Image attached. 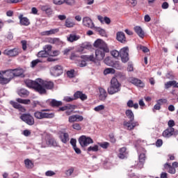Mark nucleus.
<instances>
[{"label": "nucleus", "mask_w": 178, "mask_h": 178, "mask_svg": "<svg viewBox=\"0 0 178 178\" xmlns=\"http://www.w3.org/2000/svg\"><path fill=\"white\" fill-rule=\"evenodd\" d=\"M26 87L33 88L39 94H45V82L41 79H36L35 81L26 79L24 81Z\"/></svg>", "instance_id": "1"}, {"label": "nucleus", "mask_w": 178, "mask_h": 178, "mask_svg": "<svg viewBox=\"0 0 178 178\" xmlns=\"http://www.w3.org/2000/svg\"><path fill=\"white\" fill-rule=\"evenodd\" d=\"M125 115L129 119V121H124L123 123V125L127 127V130H134V127L139 126L138 122H133L134 120V113L131 109L126 110Z\"/></svg>", "instance_id": "2"}, {"label": "nucleus", "mask_w": 178, "mask_h": 178, "mask_svg": "<svg viewBox=\"0 0 178 178\" xmlns=\"http://www.w3.org/2000/svg\"><path fill=\"white\" fill-rule=\"evenodd\" d=\"M120 83L118 81V79L115 77L112 78L111 81V85L108 88V92L110 95H113V94H116V92H119L120 91L121 87Z\"/></svg>", "instance_id": "3"}, {"label": "nucleus", "mask_w": 178, "mask_h": 178, "mask_svg": "<svg viewBox=\"0 0 178 178\" xmlns=\"http://www.w3.org/2000/svg\"><path fill=\"white\" fill-rule=\"evenodd\" d=\"M50 74L54 77H59L63 74V66L60 65H56L50 67Z\"/></svg>", "instance_id": "4"}, {"label": "nucleus", "mask_w": 178, "mask_h": 178, "mask_svg": "<svg viewBox=\"0 0 178 178\" xmlns=\"http://www.w3.org/2000/svg\"><path fill=\"white\" fill-rule=\"evenodd\" d=\"M109 52V48H98L95 51V59L97 60H102L105 58V53Z\"/></svg>", "instance_id": "5"}, {"label": "nucleus", "mask_w": 178, "mask_h": 178, "mask_svg": "<svg viewBox=\"0 0 178 178\" xmlns=\"http://www.w3.org/2000/svg\"><path fill=\"white\" fill-rule=\"evenodd\" d=\"M79 143L83 148L90 145V144H93L94 140H92V138L90 137H87L86 136H81L79 138Z\"/></svg>", "instance_id": "6"}, {"label": "nucleus", "mask_w": 178, "mask_h": 178, "mask_svg": "<svg viewBox=\"0 0 178 178\" xmlns=\"http://www.w3.org/2000/svg\"><path fill=\"white\" fill-rule=\"evenodd\" d=\"M2 73L5 74V73H10L11 79H13V77H19L22 75H23V73L24 72L23 71V69L22 68H17L14 70H8L7 71H3Z\"/></svg>", "instance_id": "7"}, {"label": "nucleus", "mask_w": 178, "mask_h": 178, "mask_svg": "<svg viewBox=\"0 0 178 178\" xmlns=\"http://www.w3.org/2000/svg\"><path fill=\"white\" fill-rule=\"evenodd\" d=\"M19 118L21 120L26 123V124H29V126H33L35 123L34 118L29 113L22 114Z\"/></svg>", "instance_id": "8"}, {"label": "nucleus", "mask_w": 178, "mask_h": 178, "mask_svg": "<svg viewBox=\"0 0 178 178\" xmlns=\"http://www.w3.org/2000/svg\"><path fill=\"white\" fill-rule=\"evenodd\" d=\"M120 57L123 63L129 62V47H123L120 50Z\"/></svg>", "instance_id": "9"}, {"label": "nucleus", "mask_w": 178, "mask_h": 178, "mask_svg": "<svg viewBox=\"0 0 178 178\" xmlns=\"http://www.w3.org/2000/svg\"><path fill=\"white\" fill-rule=\"evenodd\" d=\"M172 136H178V130L175 128H167L163 132V137H165V138H169Z\"/></svg>", "instance_id": "10"}, {"label": "nucleus", "mask_w": 178, "mask_h": 178, "mask_svg": "<svg viewBox=\"0 0 178 178\" xmlns=\"http://www.w3.org/2000/svg\"><path fill=\"white\" fill-rule=\"evenodd\" d=\"M3 55H6L7 56H17L19 54H20V51H19V49L14 48L13 49H6L3 51Z\"/></svg>", "instance_id": "11"}, {"label": "nucleus", "mask_w": 178, "mask_h": 178, "mask_svg": "<svg viewBox=\"0 0 178 178\" xmlns=\"http://www.w3.org/2000/svg\"><path fill=\"white\" fill-rule=\"evenodd\" d=\"M130 83H131L134 86H136V87H139L140 88H144V87H145V84L144 83V82L137 78H131Z\"/></svg>", "instance_id": "12"}, {"label": "nucleus", "mask_w": 178, "mask_h": 178, "mask_svg": "<svg viewBox=\"0 0 178 178\" xmlns=\"http://www.w3.org/2000/svg\"><path fill=\"white\" fill-rule=\"evenodd\" d=\"M83 24L89 29H94V22H92V19L89 17H85L83 18Z\"/></svg>", "instance_id": "13"}, {"label": "nucleus", "mask_w": 178, "mask_h": 178, "mask_svg": "<svg viewBox=\"0 0 178 178\" xmlns=\"http://www.w3.org/2000/svg\"><path fill=\"white\" fill-rule=\"evenodd\" d=\"M84 118L82 115H73L69 117L68 122L70 123H74V122H83Z\"/></svg>", "instance_id": "14"}, {"label": "nucleus", "mask_w": 178, "mask_h": 178, "mask_svg": "<svg viewBox=\"0 0 178 178\" xmlns=\"http://www.w3.org/2000/svg\"><path fill=\"white\" fill-rule=\"evenodd\" d=\"M47 104H49L50 106H52L53 108H58V106H62L63 103L62 101H58L55 99H48L46 101Z\"/></svg>", "instance_id": "15"}, {"label": "nucleus", "mask_w": 178, "mask_h": 178, "mask_svg": "<svg viewBox=\"0 0 178 178\" xmlns=\"http://www.w3.org/2000/svg\"><path fill=\"white\" fill-rule=\"evenodd\" d=\"M78 40H80V35H77L76 32H72L67 37L68 42H74V41H78Z\"/></svg>", "instance_id": "16"}, {"label": "nucleus", "mask_w": 178, "mask_h": 178, "mask_svg": "<svg viewBox=\"0 0 178 178\" xmlns=\"http://www.w3.org/2000/svg\"><path fill=\"white\" fill-rule=\"evenodd\" d=\"M21 26H30V19L26 17H23V14H20L18 17Z\"/></svg>", "instance_id": "17"}, {"label": "nucleus", "mask_w": 178, "mask_h": 178, "mask_svg": "<svg viewBox=\"0 0 178 178\" xmlns=\"http://www.w3.org/2000/svg\"><path fill=\"white\" fill-rule=\"evenodd\" d=\"M74 97L75 99H81V101H86V99H87V96L86 94H83V92L81 91H76L74 94Z\"/></svg>", "instance_id": "18"}, {"label": "nucleus", "mask_w": 178, "mask_h": 178, "mask_svg": "<svg viewBox=\"0 0 178 178\" xmlns=\"http://www.w3.org/2000/svg\"><path fill=\"white\" fill-rule=\"evenodd\" d=\"M10 104L15 109H18V111H19V112H26V108L24 106H22V105H20L19 103L14 102V101H10Z\"/></svg>", "instance_id": "19"}, {"label": "nucleus", "mask_w": 178, "mask_h": 178, "mask_svg": "<svg viewBox=\"0 0 178 178\" xmlns=\"http://www.w3.org/2000/svg\"><path fill=\"white\" fill-rule=\"evenodd\" d=\"M144 163H145V154L142 153L139 155V162L138 163V168L140 169L143 168L144 166Z\"/></svg>", "instance_id": "20"}, {"label": "nucleus", "mask_w": 178, "mask_h": 178, "mask_svg": "<svg viewBox=\"0 0 178 178\" xmlns=\"http://www.w3.org/2000/svg\"><path fill=\"white\" fill-rule=\"evenodd\" d=\"M116 39L122 44H125L126 42V36L124 35V33L123 32H118Z\"/></svg>", "instance_id": "21"}, {"label": "nucleus", "mask_w": 178, "mask_h": 178, "mask_svg": "<svg viewBox=\"0 0 178 178\" xmlns=\"http://www.w3.org/2000/svg\"><path fill=\"white\" fill-rule=\"evenodd\" d=\"M94 47H95V48H107L108 46L106 45V44H105V42H104V41L98 39L97 40H96L94 42Z\"/></svg>", "instance_id": "22"}, {"label": "nucleus", "mask_w": 178, "mask_h": 178, "mask_svg": "<svg viewBox=\"0 0 178 178\" xmlns=\"http://www.w3.org/2000/svg\"><path fill=\"white\" fill-rule=\"evenodd\" d=\"M100 95L99 96L100 101H105L106 99V97H108V93H106V90L105 89L101 88H99Z\"/></svg>", "instance_id": "23"}, {"label": "nucleus", "mask_w": 178, "mask_h": 178, "mask_svg": "<svg viewBox=\"0 0 178 178\" xmlns=\"http://www.w3.org/2000/svg\"><path fill=\"white\" fill-rule=\"evenodd\" d=\"M118 158H120V159H124V158H127V152L126 147H122L120 149Z\"/></svg>", "instance_id": "24"}, {"label": "nucleus", "mask_w": 178, "mask_h": 178, "mask_svg": "<svg viewBox=\"0 0 178 178\" xmlns=\"http://www.w3.org/2000/svg\"><path fill=\"white\" fill-rule=\"evenodd\" d=\"M81 59H84L87 62H95V57L92 55H82L81 56Z\"/></svg>", "instance_id": "25"}, {"label": "nucleus", "mask_w": 178, "mask_h": 178, "mask_svg": "<svg viewBox=\"0 0 178 178\" xmlns=\"http://www.w3.org/2000/svg\"><path fill=\"white\" fill-rule=\"evenodd\" d=\"M134 30L140 38H144V31H143V29L140 28V26H136L134 28Z\"/></svg>", "instance_id": "26"}, {"label": "nucleus", "mask_w": 178, "mask_h": 178, "mask_svg": "<svg viewBox=\"0 0 178 178\" xmlns=\"http://www.w3.org/2000/svg\"><path fill=\"white\" fill-rule=\"evenodd\" d=\"M10 80H12L11 76H10L9 78H5L3 76V74L0 72V84H8L10 81Z\"/></svg>", "instance_id": "27"}, {"label": "nucleus", "mask_w": 178, "mask_h": 178, "mask_svg": "<svg viewBox=\"0 0 178 178\" xmlns=\"http://www.w3.org/2000/svg\"><path fill=\"white\" fill-rule=\"evenodd\" d=\"M164 168L165 169H168V173H170L171 175H175V173H176V168L170 165L168 163L164 164Z\"/></svg>", "instance_id": "28"}, {"label": "nucleus", "mask_w": 178, "mask_h": 178, "mask_svg": "<svg viewBox=\"0 0 178 178\" xmlns=\"http://www.w3.org/2000/svg\"><path fill=\"white\" fill-rule=\"evenodd\" d=\"M45 109L42 110V111H36L34 113V116L35 118H36V119H44L45 118Z\"/></svg>", "instance_id": "29"}, {"label": "nucleus", "mask_w": 178, "mask_h": 178, "mask_svg": "<svg viewBox=\"0 0 178 178\" xmlns=\"http://www.w3.org/2000/svg\"><path fill=\"white\" fill-rule=\"evenodd\" d=\"M60 139L63 143V144H66L67 141H69V134L68 133H62L60 135Z\"/></svg>", "instance_id": "30"}, {"label": "nucleus", "mask_w": 178, "mask_h": 178, "mask_svg": "<svg viewBox=\"0 0 178 178\" xmlns=\"http://www.w3.org/2000/svg\"><path fill=\"white\" fill-rule=\"evenodd\" d=\"M65 27H67V29H70L72 27H74V26H76V23H74V22H73L71 19L67 18L65 20Z\"/></svg>", "instance_id": "31"}, {"label": "nucleus", "mask_w": 178, "mask_h": 178, "mask_svg": "<svg viewBox=\"0 0 178 178\" xmlns=\"http://www.w3.org/2000/svg\"><path fill=\"white\" fill-rule=\"evenodd\" d=\"M24 164L26 169H33L34 168V163L29 159L24 160Z\"/></svg>", "instance_id": "32"}, {"label": "nucleus", "mask_w": 178, "mask_h": 178, "mask_svg": "<svg viewBox=\"0 0 178 178\" xmlns=\"http://www.w3.org/2000/svg\"><path fill=\"white\" fill-rule=\"evenodd\" d=\"M46 17H51L54 15V10L49 6H46L45 8Z\"/></svg>", "instance_id": "33"}, {"label": "nucleus", "mask_w": 178, "mask_h": 178, "mask_svg": "<svg viewBox=\"0 0 178 178\" xmlns=\"http://www.w3.org/2000/svg\"><path fill=\"white\" fill-rule=\"evenodd\" d=\"M76 63L79 67H86V66H87V63L84 59L79 58L76 61Z\"/></svg>", "instance_id": "34"}, {"label": "nucleus", "mask_w": 178, "mask_h": 178, "mask_svg": "<svg viewBox=\"0 0 178 178\" xmlns=\"http://www.w3.org/2000/svg\"><path fill=\"white\" fill-rule=\"evenodd\" d=\"M128 108H134V109H138V103H135L133 100H129L127 103Z\"/></svg>", "instance_id": "35"}, {"label": "nucleus", "mask_w": 178, "mask_h": 178, "mask_svg": "<svg viewBox=\"0 0 178 178\" xmlns=\"http://www.w3.org/2000/svg\"><path fill=\"white\" fill-rule=\"evenodd\" d=\"M74 173V167H70L65 171V175L67 177H70Z\"/></svg>", "instance_id": "36"}, {"label": "nucleus", "mask_w": 178, "mask_h": 178, "mask_svg": "<svg viewBox=\"0 0 178 178\" xmlns=\"http://www.w3.org/2000/svg\"><path fill=\"white\" fill-rule=\"evenodd\" d=\"M57 33H59V29H52L49 31H46L45 35H53L54 34H56Z\"/></svg>", "instance_id": "37"}, {"label": "nucleus", "mask_w": 178, "mask_h": 178, "mask_svg": "<svg viewBox=\"0 0 178 178\" xmlns=\"http://www.w3.org/2000/svg\"><path fill=\"white\" fill-rule=\"evenodd\" d=\"M17 102L19 104H24V105H30L31 101L30 99H20L17 98L16 99Z\"/></svg>", "instance_id": "38"}, {"label": "nucleus", "mask_w": 178, "mask_h": 178, "mask_svg": "<svg viewBox=\"0 0 178 178\" xmlns=\"http://www.w3.org/2000/svg\"><path fill=\"white\" fill-rule=\"evenodd\" d=\"M67 109H76V106L75 105H72V104H67V106L60 107L58 111H67Z\"/></svg>", "instance_id": "39"}, {"label": "nucleus", "mask_w": 178, "mask_h": 178, "mask_svg": "<svg viewBox=\"0 0 178 178\" xmlns=\"http://www.w3.org/2000/svg\"><path fill=\"white\" fill-rule=\"evenodd\" d=\"M30 92L26 89H21L19 92V97H29Z\"/></svg>", "instance_id": "40"}, {"label": "nucleus", "mask_w": 178, "mask_h": 178, "mask_svg": "<svg viewBox=\"0 0 178 178\" xmlns=\"http://www.w3.org/2000/svg\"><path fill=\"white\" fill-rule=\"evenodd\" d=\"M54 82L51 81H45V89L46 90H52L54 88Z\"/></svg>", "instance_id": "41"}, {"label": "nucleus", "mask_w": 178, "mask_h": 178, "mask_svg": "<svg viewBox=\"0 0 178 178\" xmlns=\"http://www.w3.org/2000/svg\"><path fill=\"white\" fill-rule=\"evenodd\" d=\"M95 31H97V33H99L102 37L106 36V32L103 29H101L99 27H95Z\"/></svg>", "instance_id": "42"}, {"label": "nucleus", "mask_w": 178, "mask_h": 178, "mask_svg": "<svg viewBox=\"0 0 178 178\" xmlns=\"http://www.w3.org/2000/svg\"><path fill=\"white\" fill-rule=\"evenodd\" d=\"M59 54L60 53L58 50L54 51H45V55H49V56H58Z\"/></svg>", "instance_id": "43"}, {"label": "nucleus", "mask_w": 178, "mask_h": 178, "mask_svg": "<svg viewBox=\"0 0 178 178\" xmlns=\"http://www.w3.org/2000/svg\"><path fill=\"white\" fill-rule=\"evenodd\" d=\"M99 149L97 145H95L94 146H90L89 147H88V152H91V151H92V152H97Z\"/></svg>", "instance_id": "44"}, {"label": "nucleus", "mask_w": 178, "mask_h": 178, "mask_svg": "<svg viewBox=\"0 0 178 178\" xmlns=\"http://www.w3.org/2000/svg\"><path fill=\"white\" fill-rule=\"evenodd\" d=\"M42 63V60H41V59L33 60L31 63V67H35V66H37V65H38V63Z\"/></svg>", "instance_id": "45"}, {"label": "nucleus", "mask_w": 178, "mask_h": 178, "mask_svg": "<svg viewBox=\"0 0 178 178\" xmlns=\"http://www.w3.org/2000/svg\"><path fill=\"white\" fill-rule=\"evenodd\" d=\"M48 144L50 147H58V143L54 138L49 139L48 141Z\"/></svg>", "instance_id": "46"}, {"label": "nucleus", "mask_w": 178, "mask_h": 178, "mask_svg": "<svg viewBox=\"0 0 178 178\" xmlns=\"http://www.w3.org/2000/svg\"><path fill=\"white\" fill-rule=\"evenodd\" d=\"M104 63L107 65V66H112L113 65V61L111 57H106L104 59Z\"/></svg>", "instance_id": "47"}, {"label": "nucleus", "mask_w": 178, "mask_h": 178, "mask_svg": "<svg viewBox=\"0 0 178 178\" xmlns=\"http://www.w3.org/2000/svg\"><path fill=\"white\" fill-rule=\"evenodd\" d=\"M175 81H170L165 83V88L168 90V88H170V87H174Z\"/></svg>", "instance_id": "48"}, {"label": "nucleus", "mask_w": 178, "mask_h": 178, "mask_svg": "<svg viewBox=\"0 0 178 178\" xmlns=\"http://www.w3.org/2000/svg\"><path fill=\"white\" fill-rule=\"evenodd\" d=\"M111 67H114L115 69H118V70H120L122 69V65L119 61L113 62Z\"/></svg>", "instance_id": "49"}, {"label": "nucleus", "mask_w": 178, "mask_h": 178, "mask_svg": "<svg viewBox=\"0 0 178 178\" xmlns=\"http://www.w3.org/2000/svg\"><path fill=\"white\" fill-rule=\"evenodd\" d=\"M98 145H99V147H101L104 149H107V148L109 147V143L108 142L99 143Z\"/></svg>", "instance_id": "50"}, {"label": "nucleus", "mask_w": 178, "mask_h": 178, "mask_svg": "<svg viewBox=\"0 0 178 178\" xmlns=\"http://www.w3.org/2000/svg\"><path fill=\"white\" fill-rule=\"evenodd\" d=\"M66 74L69 79H73V77H74V70H68Z\"/></svg>", "instance_id": "51"}, {"label": "nucleus", "mask_w": 178, "mask_h": 178, "mask_svg": "<svg viewBox=\"0 0 178 178\" xmlns=\"http://www.w3.org/2000/svg\"><path fill=\"white\" fill-rule=\"evenodd\" d=\"M105 109V106L104 104L99 105L94 108L95 112H99L100 111H104Z\"/></svg>", "instance_id": "52"}, {"label": "nucleus", "mask_w": 178, "mask_h": 178, "mask_svg": "<svg viewBox=\"0 0 178 178\" xmlns=\"http://www.w3.org/2000/svg\"><path fill=\"white\" fill-rule=\"evenodd\" d=\"M111 54L113 58H118V56H120V51H118V50H113L111 51Z\"/></svg>", "instance_id": "53"}, {"label": "nucleus", "mask_w": 178, "mask_h": 178, "mask_svg": "<svg viewBox=\"0 0 178 178\" xmlns=\"http://www.w3.org/2000/svg\"><path fill=\"white\" fill-rule=\"evenodd\" d=\"M79 58L81 59V58L80 56H77V54H76L75 53H72L71 56H70V59L72 60H76V62H77V60H79Z\"/></svg>", "instance_id": "54"}, {"label": "nucleus", "mask_w": 178, "mask_h": 178, "mask_svg": "<svg viewBox=\"0 0 178 178\" xmlns=\"http://www.w3.org/2000/svg\"><path fill=\"white\" fill-rule=\"evenodd\" d=\"M111 73H115V70H113V68H106L104 71V74L105 75L111 74Z\"/></svg>", "instance_id": "55"}, {"label": "nucleus", "mask_w": 178, "mask_h": 178, "mask_svg": "<svg viewBox=\"0 0 178 178\" xmlns=\"http://www.w3.org/2000/svg\"><path fill=\"white\" fill-rule=\"evenodd\" d=\"M74 99H76L74 97H73L66 96L64 97L63 101H65V102H72L74 101Z\"/></svg>", "instance_id": "56"}, {"label": "nucleus", "mask_w": 178, "mask_h": 178, "mask_svg": "<svg viewBox=\"0 0 178 178\" xmlns=\"http://www.w3.org/2000/svg\"><path fill=\"white\" fill-rule=\"evenodd\" d=\"M65 0H53L54 5L60 6L65 3Z\"/></svg>", "instance_id": "57"}, {"label": "nucleus", "mask_w": 178, "mask_h": 178, "mask_svg": "<svg viewBox=\"0 0 178 178\" xmlns=\"http://www.w3.org/2000/svg\"><path fill=\"white\" fill-rule=\"evenodd\" d=\"M56 173L52 170H48L45 172V176H47L48 177H52V176H55Z\"/></svg>", "instance_id": "58"}, {"label": "nucleus", "mask_w": 178, "mask_h": 178, "mask_svg": "<svg viewBox=\"0 0 178 178\" xmlns=\"http://www.w3.org/2000/svg\"><path fill=\"white\" fill-rule=\"evenodd\" d=\"M81 48L83 49H91V45L88 42H85L82 44Z\"/></svg>", "instance_id": "59"}, {"label": "nucleus", "mask_w": 178, "mask_h": 178, "mask_svg": "<svg viewBox=\"0 0 178 178\" xmlns=\"http://www.w3.org/2000/svg\"><path fill=\"white\" fill-rule=\"evenodd\" d=\"M175 120H170L168 122V129H173L174 126H175Z\"/></svg>", "instance_id": "60"}, {"label": "nucleus", "mask_w": 178, "mask_h": 178, "mask_svg": "<svg viewBox=\"0 0 178 178\" xmlns=\"http://www.w3.org/2000/svg\"><path fill=\"white\" fill-rule=\"evenodd\" d=\"M53 44H55L56 45H60V44H62V41L58 38H54Z\"/></svg>", "instance_id": "61"}, {"label": "nucleus", "mask_w": 178, "mask_h": 178, "mask_svg": "<svg viewBox=\"0 0 178 178\" xmlns=\"http://www.w3.org/2000/svg\"><path fill=\"white\" fill-rule=\"evenodd\" d=\"M21 44L22 46L23 51H26L27 49V41L26 40H22Z\"/></svg>", "instance_id": "62"}, {"label": "nucleus", "mask_w": 178, "mask_h": 178, "mask_svg": "<svg viewBox=\"0 0 178 178\" xmlns=\"http://www.w3.org/2000/svg\"><path fill=\"white\" fill-rule=\"evenodd\" d=\"M72 127L74 130H81V126H80L79 123H74Z\"/></svg>", "instance_id": "63"}, {"label": "nucleus", "mask_w": 178, "mask_h": 178, "mask_svg": "<svg viewBox=\"0 0 178 178\" xmlns=\"http://www.w3.org/2000/svg\"><path fill=\"white\" fill-rule=\"evenodd\" d=\"M38 58H45V51H40L38 53Z\"/></svg>", "instance_id": "64"}]
</instances>
